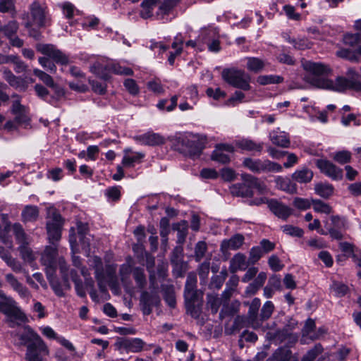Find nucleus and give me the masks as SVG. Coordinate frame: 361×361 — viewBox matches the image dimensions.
Wrapping results in <instances>:
<instances>
[{"label":"nucleus","instance_id":"nucleus-1","mask_svg":"<svg viewBox=\"0 0 361 361\" xmlns=\"http://www.w3.org/2000/svg\"><path fill=\"white\" fill-rule=\"evenodd\" d=\"M349 79L339 76L334 81L328 78H317L314 84L319 88L343 92L346 90L361 92V75L354 68H349L346 73Z\"/></svg>","mask_w":361,"mask_h":361},{"label":"nucleus","instance_id":"nucleus-2","mask_svg":"<svg viewBox=\"0 0 361 361\" xmlns=\"http://www.w3.org/2000/svg\"><path fill=\"white\" fill-rule=\"evenodd\" d=\"M173 145L176 150L190 157L200 156L203 149L199 137L192 134L183 135L176 137Z\"/></svg>","mask_w":361,"mask_h":361},{"label":"nucleus","instance_id":"nucleus-3","mask_svg":"<svg viewBox=\"0 0 361 361\" xmlns=\"http://www.w3.org/2000/svg\"><path fill=\"white\" fill-rule=\"evenodd\" d=\"M223 80L231 86L248 91L251 89L250 76L245 71L235 68H224L221 72Z\"/></svg>","mask_w":361,"mask_h":361},{"label":"nucleus","instance_id":"nucleus-4","mask_svg":"<svg viewBox=\"0 0 361 361\" xmlns=\"http://www.w3.org/2000/svg\"><path fill=\"white\" fill-rule=\"evenodd\" d=\"M29 10L31 20L25 24V27L35 25L42 28L50 25L51 18L45 4L35 1L30 5Z\"/></svg>","mask_w":361,"mask_h":361},{"label":"nucleus","instance_id":"nucleus-5","mask_svg":"<svg viewBox=\"0 0 361 361\" xmlns=\"http://www.w3.org/2000/svg\"><path fill=\"white\" fill-rule=\"evenodd\" d=\"M243 166L255 173H280L283 171V166L281 164L268 159L247 157L244 159Z\"/></svg>","mask_w":361,"mask_h":361},{"label":"nucleus","instance_id":"nucleus-6","mask_svg":"<svg viewBox=\"0 0 361 361\" xmlns=\"http://www.w3.org/2000/svg\"><path fill=\"white\" fill-rule=\"evenodd\" d=\"M47 219V231L48 238L49 241L54 244V241H58L61 238L63 221L61 216L54 209L48 210Z\"/></svg>","mask_w":361,"mask_h":361},{"label":"nucleus","instance_id":"nucleus-7","mask_svg":"<svg viewBox=\"0 0 361 361\" xmlns=\"http://www.w3.org/2000/svg\"><path fill=\"white\" fill-rule=\"evenodd\" d=\"M203 293L198 290L184 291L185 303L187 312L194 318L200 316L202 306Z\"/></svg>","mask_w":361,"mask_h":361},{"label":"nucleus","instance_id":"nucleus-8","mask_svg":"<svg viewBox=\"0 0 361 361\" xmlns=\"http://www.w3.org/2000/svg\"><path fill=\"white\" fill-rule=\"evenodd\" d=\"M327 234L332 239L340 240L343 238V232L348 228V221L345 218L340 216H331L330 221H324Z\"/></svg>","mask_w":361,"mask_h":361},{"label":"nucleus","instance_id":"nucleus-9","mask_svg":"<svg viewBox=\"0 0 361 361\" xmlns=\"http://www.w3.org/2000/svg\"><path fill=\"white\" fill-rule=\"evenodd\" d=\"M150 281L153 289L150 292L147 290L142 291L140 299V305L145 315L150 314L152 312V308L159 306L161 302L157 288L154 286V282L152 281V279H150Z\"/></svg>","mask_w":361,"mask_h":361},{"label":"nucleus","instance_id":"nucleus-10","mask_svg":"<svg viewBox=\"0 0 361 361\" xmlns=\"http://www.w3.org/2000/svg\"><path fill=\"white\" fill-rule=\"evenodd\" d=\"M36 49L41 54L47 56L61 65H67L70 62L68 56L61 50L56 49L53 44H37Z\"/></svg>","mask_w":361,"mask_h":361},{"label":"nucleus","instance_id":"nucleus-11","mask_svg":"<svg viewBox=\"0 0 361 361\" xmlns=\"http://www.w3.org/2000/svg\"><path fill=\"white\" fill-rule=\"evenodd\" d=\"M49 350L42 339L27 346L25 359L27 361H44Z\"/></svg>","mask_w":361,"mask_h":361},{"label":"nucleus","instance_id":"nucleus-12","mask_svg":"<svg viewBox=\"0 0 361 361\" xmlns=\"http://www.w3.org/2000/svg\"><path fill=\"white\" fill-rule=\"evenodd\" d=\"M317 167L321 173L325 174L332 180H338L343 178V170L327 159H317Z\"/></svg>","mask_w":361,"mask_h":361},{"label":"nucleus","instance_id":"nucleus-13","mask_svg":"<svg viewBox=\"0 0 361 361\" xmlns=\"http://www.w3.org/2000/svg\"><path fill=\"white\" fill-rule=\"evenodd\" d=\"M0 298H6L5 301H0V312L10 319L23 320L24 314L16 306L15 301L11 298H6L4 293H0Z\"/></svg>","mask_w":361,"mask_h":361},{"label":"nucleus","instance_id":"nucleus-14","mask_svg":"<svg viewBox=\"0 0 361 361\" xmlns=\"http://www.w3.org/2000/svg\"><path fill=\"white\" fill-rule=\"evenodd\" d=\"M94 68L95 69V73L99 75L100 78L104 80H108L109 75L107 73H100L99 72L102 69L118 75H132L133 74V71L131 68L123 67L120 64L116 63H109L105 66H103L100 63H97L94 66Z\"/></svg>","mask_w":361,"mask_h":361},{"label":"nucleus","instance_id":"nucleus-15","mask_svg":"<svg viewBox=\"0 0 361 361\" xmlns=\"http://www.w3.org/2000/svg\"><path fill=\"white\" fill-rule=\"evenodd\" d=\"M145 344V342L138 338H120L116 343L118 350H124L126 353L141 352Z\"/></svg>","mask_w":361,"mask_h":361},{"label":"nucleus","instance_id":"nucleus-16","mask_svg":"<svg viewBox=\"0 0 361 361\" xmlns=\"http://www.w3.org/2000/svg\"><path fill=\"white\" fill-rule=\"evenodd\" d=\"M270 211L278 218L286 220L293 213V209L283 203L275 199L267 201Z\"/></svg>","mask_w":361,"mask_h":361},{"label":"nucleus","instance_id":"nucleus-17","mask_svg":"<svg viewBox=\"0 0 361 361\" xmlns=\"http://www.w3.org/2000/svg\"><path fill=\"white\" fill-rule=\"evenodd\" d=\"M14 98L12 104V112L15 115V121L20 125L27 126L29 125L30 118L25 106L21 105L18 95H13Z\"/></svg>","mask_w":361,"mask_h":361},{"label":"nucleus","instance_id":"nucleus-18","mask_svg":"<svg viewBox=\"0 0 361 361\" xmlns=\"http://www.w3.org/2000/svg\"><path fill=\"white\" fill-rule=\"evenodd\" d=\"M133 139L142 145L148 146L161 145L164 144L166 142V139L163 135L152 131H149L142 135L135 136Z\"/></svg>","mask_w":361,"mask_h":361},{"label":"nucleus","instance_id":"nucleus-19","mask_svg":"<svg viewBox=\"0 0 361 361\" xmlns=\"http://www.w3.org/2000/svg\"><path fill=\"white\" fill-rule=\"evenodd\" d=\"M234 147L229 144H218L212 154V159L221 164L230 162V157L225 152L233 153Z\"/></svg>","mask_w":361,"mask_h":361},{"label":"nucleus","instance_id":"nucleus-20","mask_svg":"<svg viewBox=\"0 0 361 361\" xmlns=\"http://www.w3.org/2000/svg\"><path fill=\"white\" fill-rule=\"evenodd\" d=\"M6 283L17 292L21 298H28L30 296V292L12 273H7L4 275Z\"/></svg>","mask_w":361,"mask_h":361},{"label":"nucleus","instance_id":"nucleus-21","mask_svg":"<svg viewBox=\"0 0 361 361\" xmlns=\"http://www.w3.org/2000/svg\"><path fill=\"white\" fill-rule=\"evenodd\" d=\"M57 255V249L55 246H48L45 248L42 255L41 262L45 266V271L49 273H54L56 269V259Z\"/></svg>","mask_w":361,"mask_h":361},{"label":"nucleus","instance_id":"nucleus-22","mask_svg":"<svg viewBox=\"0 0 361 361\" xmlns=\"http://www.w3.org/2000/svg\"><path fill=\"white\" fill-rule=\"evenodd\" d=\"M16 336L19 342L18 345L26 346L40 341L42 338L35 332L30 326H25L21 331L17 334Z\"/></svg>","mask_w":361,"mask_h":361},{"label":"nucleus","instance_id":"nucleus-23","mask_svg":"<svg viewBox=\"0 0 361 361\" xmlns=\"http://www.w3.org/2000/svg\"><path fill=\"white\" fill-rule=\"evenodd\" d=\"M246 174H241L243 183H235L230 187V192L232 195L243 197H251L254 195L253 190L250 189V185L246 180Z\"/></svg>","mask_w":361,"mask_h":361},{"label":"nucleus","instance_id":"nucleus-24","mask_svg":"<svg viewBox=\"0 0 361 361\" xmlns=\"http://www.w3.org/2000/svg\"><path fill=\"white\" fill-rule=\"evenodd\" d=\"M304 68L312 73L313 75L317 76L312 79V83L313 85L316 86L314 84V80L317 78H324V77H321L323 75H327L331 72V69L327 66L322 63H316L312 61H307L303 65Z\"/></svg>","mask_w":361,"mask_h":361},{"label":"nucleus","instance_id":"nucleus-25","mask_svg":"<svg viewBox=\"0 0 361 361\" xmlns=\"http://www.w3.org/2000/svg\"><path fill=\"white\" fill-rule=\"evenodd\" d=\"M235 146L242 150L259 154L262 152L264 144L263 142H257L251 139L243 138L235 141Z\"/></svg>","mask_w":361,"mask_h":361},{"label":"nucleus","instance_id":"nucleus-26","mask_svg":"<svg viewBox=\"0 0 361 361\" xmlns=\"http://www.w3.org/2000/svg\"><path fill=\"white\" fill-rule=\"evenodd\" d=\"M245 238L242 234H235L229 239L224 240L220 245L221 251L226 252L230 250H236L243 244Z\"/></svg>","mask_w":361,"mask_h":361},{"label":"nucleus","instance_id":"nucleus-27","mask_svg":"<svg viewBox=\"0 0 361 361\" xmlns=\"http://www.w3.org/2000/svg\"><path fill=\"white\" fill-rule=\"evenodd\" d=\"M245 305H249V310L247 314L249 321L251 323L252 326L254 328L259 327L260 322L259 321V314H258V312L261 305L260 300L257 298H255L250 304L248 302H246Z\"/></svg>","mask_w":361,"mask_h":361},{"label":"nucleus","instance_id":"nucleus-28","mask_svg":"<svg viewBox=\"0 0 361 361\" xmlns=\"http://www.w3.org/2000/svg\"><path fill=\"white\" fill-rule=\"evenodd\" d=\"M297 325L295 321L291 322L290 324L286 325L283 329L278 330L275 334V337L281 341L286 339L289 340V343L295 344L298 341V336L296 334H292L290 330Z\"/></svg>","mask_w":361,"mask_h":361},{"label":"nucleus","instance_id":"nucleus-29","mask_svg":"<svg viewBox=\"0 0 361 361\" xmlns=\"http://www.w3.org/2000/svg\"><path fill=\"white\" fill-rule=\"evenodd\" d=\"M336 55L351 62L358 63L361 60V46L354 50L341 48L336 52Z\"/></svg>","mask_w":361,"mask_h":361},{"label":"nucleus","instance_id":"nucleus-30","mask_svg":"<svg viewBox=\"0 0 361 361\" xmlns=\"http://www.w3.org/2000/svg\"><path fill=\"white\" fill-rule=\"evenodd\" d=\"M269 139L271 142L277 146L287 148L290 145V140L288 134L278 130H273L269 134Z\"/></svg>","mask_w":361,"mask_h":361},{"label":"nucleus","instance_id":"nucleus-31","mask_svg":"<svg viewBox=\"0 0 361 361\" xmlns=\"http://www.w3.org/2000/svg\"><path fill=\"white\" fill-rule=\"evenodd\" d=\"M247 267L246 256L242 253L235 254L230 261L229 270L235 273L238 270H245Z\"/></svg>","mask_w":361,"mask_h":361},{"label":"nucleus","instance_id":"nucleus-32","mask_svg":"<svg viewBox=\"0 0 361 361\" xmlns=\"http://www.w3.org/2000/svg\"><path fill=\"white\" fill-rule=\"evenodd\" d=\"M276 188L286 192L293 194L297 192V186L292 183L289 178L277 176L275 178Z\"/></svg>","mask_w":361,"mask_h":361},{"label":"nucleus","instance_id":"nucleus-33","mask_svg":"<svg viewBox=\"0 0 361 361\" xmlns=\"http://www.w3.org/2000/svg\"><path fill=\"white\" fill-rule=\"evenodd\" d=\"M314 192L324 199H329L334 192V186L329 183H317L314 185Z\"/></svg>","mask_w":361,"mask_h":361},{"label":"nucleus","instance_id":"nucleus-34","mask_svg":"<svg viewBox=\"0 0 361 361\" xmlns=\"http://www.w3.org/2000/svg\"><path fill=\"white\" fill-rule=\"evenodd\" d=\"M10 222L8 220L6 214H2L0 217V239L2 242L11 248L13 247L12 242L9 241L7 234L10 229Z\"/></svg>","mask_w":361,"mask_h":361},{"label":"nucleus","instance_id":"nucleus-35","mask_svg":"<svg viewBox=\"0 0 361 361\" xmlns=\"http://www.w3.org/2000/svg\"><path fill=\"white\" fill-rule=\"evenodd\" d=\"M277 361H298V357L293 355L288 348H278L272 355Z\"/></svg>","mask_w":361,"mask_h":361},{"label":"nucleus","instance_id":"nucleus-36","mask_svg":"<svg viewBox=\"0 0 361 361\" xmlns=\"http://www.w3.org/2000/svg\"><path fill=\"white\" fill-rule=\"evenodd\" d=\"M33 73L35 75H36L41 81H42L48 87H52L54 89L57 88V86L54 82L53 78L49 74L37 68L34 69ZM56 92L58 95L63 94V92L61 90H56Z\"/></svg>","mask_w":361,"mask_h":361},{"label":"nucleus","instance_id":"nucleus-37","mask_svg":"<svg viewBox=\"0 0 361 361\" xmlns=\"http://www.w3.org/2000/svg\"><path fill=\"white\" fill-rule=\"evenodd\" d=\"M39 208L35 205H27L22 211V219L25 222L35 221L39 216Z\"/></svg>","mask_w":361,"mask_h":361},{"label":"nucleus","instance_id":"nucleus-38","mask_svg":"<svg viewBox=\"0 0 361 361\" xmlns=\"http://www.w3.org/2000/svg\"><path fill=\"white\" fill-rule=\"evenodd\" d=\"M188 224L186 221H181L173 225V229L177 231V243L183 244L188 235Z\"/></svg>","mask_w":361,"mask_h":361},{"label":"nucleus","instance_id":"nucleus-39","mask_svg":"<svg viewBox=\"0 0 361 361\" xmlns=\"http://www.w3.org/2000/svg\"><path fill=\"white\" fill-rule=\"evenodd\" d=\"M13 231L16 240L20 244V245L30 243V238L25 233L22 226L20 224H15L13 226Z\"/></svg>","mask_w":361,"mask_h":361},{"label":"nucleus","instance_id":"nucleus-40","mask_svg":"<svg viewBox=\"0 0 361 361\" xmlns=\"http://www.w3.org/2000/svg\"><path fill=\"white\" fill-rule=\"evenodd\" d=\"M292 178L299 183H309L313 178V172L308 169H302L294 172Z\"/></svg>","mask_w":361,"mask_h":361},{"label":"nucleus","instance_id":"nucleus-41","mask_svg":"<svg viewBox=\"0 0 361 361\" xmlns=\"http://www.w3.org/2000/svg\"><path fill=\"white\" fill-rule=\"evenodd\" d=\"M176 5L174 0H164L160 5L159 11L157 13V18L159 20H164L165 16L169 15Z\"/></svg>","mask_w":361,"mask_h":361},{"label":"nucleus","instance_id":"nucleus-42","mask_svg":"<svg viewBox=\"0 0 361 361\" xmlns=\"http://www.w3.org/2000/svg\"><path fill=\"white\" fill-rule=\"evenodd\" d=\"M245 178L252 190L256 189L259 193H264L267 190L266 185L258 178L248 173L246 174Z\"/></svg>","mask_w":361,"mask_h":361},{"label":"nucleus","instance_id":"nucleus-43","mask_svg":"<svg viewBox=\"0 0 361 361\" xmlns=\"http://www.w3.org/2000/svg\"><path fill=\"white\" fill-rule=\"evenodd\" d=\"M133 276L136 283L137 288L142 289L147 285L146 276L144 269L140 267H135L133 269Z\"/></svg>","mask_w":361,"mask_h":361},{"label":"nucleus","instance_id":"nucleus-44","mask_svg":"<svg viewBox=\"0 0 361 361\" xmlns=\"http://www.w3.org/2000/svg\"><path fill=\"white\" fill-rule=\"evenodd\" d=\"M29 244L20 245L18 251L20 252L22 259L25 262L31 263L35 260L36 257L33 250L28 246Z\"/></svg>","mask_w":361,"mask_h":361},{"label":"nucleus","instance_id":"nucleus-45","mask_svg":"<svg viewBox=\"0 0 361 361\" xmlns=\"http://www.w3.org/2000/svg\"><path fill=\"white\" fill-rule=\"evenodd\" d=\"M316 327L315 322L312 319H308L302 330V337H308L312 341L319 338V335H314V330Z\"/></svg>","mask_w":361,"mask_h":361},{"label":"nucleus","instance_id":"nucleus-46","mask_svg":"<svg viewBox=\"0 0 361 361\" xmlns=\"http://www.w3.org/2000/svg\"><path fill=\"white\" fill-rule=\"evenodd\" d=\"M145 157V154L135 152L133 156L125 154L123 157L122 164L126 167H133L135 163H140Z\"/></svg>","mask_w":361,"mask_h":361},{"label":"nucleus","instance_id":"nucleus-47","mask_svg":"<svg viewBox=\"0 0 361 361\" xmlns=\"http://www.w3.org/2000/svg\"><path fill=\"white\" fill-rule=\"evenodd\" d=\"M264 62L262 59L256 57L247 58V68L250 71L258 73L264 67Z\"/></svg>","mask_w":361,"mask_h":361},{"label":"nucleus","instance_id":"nucleus-48","mask_svg":"<svg viewBox=\"0 0 361 361\" xmlns=\"http://www.w3.org/2000/svg\"><path fill=\"white\" fill-rule=\"evenodd\" d=\"M343 42L345 45L349 47H354L361 44V32L345 33L343 37Z\"/></svg>","mask_w":361,"mask_h":361},{"label":"nucleus","instance_id":"nucleus-49","mask_svg":"<svg viewBox=\"0 0 361 361\" xmlns=\"http://www.w3.org/2000/svg\"><path fill=\"white\" fill-rule=\"evenodd\" d=\"M274 305L272 302L267 301L264 304L259 317V321L260 322V324H262V322L267 320L269 318L271 317L274 312Z\"/></svg>","mask_w":361,"mask_h":361},{"label":"nucleus","instance_id":"nucleus-50","mask_svg":"<svg viewBox=\"0 0 361 361\" xmlns=\"http://www.w3.org/2000/svg\"><path fill=\"white\" fill-rule=\"evenodd\" d=\"M312 207L316 212L329 214L332 212V207L320 200H312Z\"/></svg>","mask_w":361,"mask_h":361},{"label":"nucleus","instance_id":"nucleus-51","mask_svg":"<svg viewBox=\"0 0 361 361\" xmlns=\"http://www.w3.org/2000/svg\"><path fill=\"white\" fill-rule=\"evenodd\" d=\"M18 30V23L16 20H11L4 27H0V31H2L8 39H11V37L16 35Z\"/></svg>","mask_w":361,"mask_h":361},{"label":"nucleus","instance_id":"nucleus-52","mask_svg":"<svg viewBox=\"0 0 361 361\" xmlns=\"http://www.w3.org/2000/svg\"><path fill=\"white\" fill-rule=\"evenodd\" d=\"M283 78L279 75H260L257 78V82L262 85L268 84H279L282 82Z\"/></svg>","mask_w":361,"mask_h":361},{"label":"nucleus","instance_id":"nucleus-53","mask_svg":"<svg viewBox=\"0 0 361 361\" xmlns=\"http://www.w3.org/2000/svg\"><path fill=\"white\" fill-rule=\"evenodd\" d=\"M323 352L321 344H316L314 348L307 351L302 357L301 361H314L315 358Z\"/></svg>","mask_w":361,"mask_h":361},{"label":"nucleus","instance_id":"nucleus-54","mask_svg":"<svg viewBox=\"0 0 361 361\" xmlns=\"http://www.w3.org/2000/svg\"><path fill=\"white\" fill-rule=\"evenodd\" d=\"M54 273H49V271H47V276L49 281L51 288L53 289L56 295L61 297L63 295V290L61 287L60 283L54 277Z\"/></svg>","mask_w":361,"mask_h":361},{"label":"nucleus","instance_id":"nucleus-55","mask_svg":"<svg viewBox=\"0 0 361 361\" xmlns=\"http://www.w3.org/2000/svg\"><path fill=\"white\" fill-rule=\"evenodd\" d=\"M288 42L293 44L295 49L300 50L310 49L312 45V42L305 38L295 39L289 37Z\"/></svg>","mask_w":361,"mask_h":361},{"label":"nucleus","instance_id":"nucleus-56","mask_svg":"<svg viewBox=\"0 0 361 361\" xmlns=\"http://www.w3.org/2000/svg\"><path fill=\"white\" fill-rule=\"evenodd\" d=\"M281 229L286 234L293 237L301 238L304 234V231L302 228L291 225H285L281 227Z\"/></svg>","mask_w":361,"mask_h":361},{"label":"nucleus","instance_id":"nucleus-57","mask_svg":"<svg viewBox=\"0 0 361 361\" xmlns=\"http://www.w3.org/2000/svg\"><path fill=\"white\" fill-rule=\"evenodd\" d=\"M207 250V245L204 241H199L195 247V257L197 262H200Z\"/></svg>","mask_w":361,"mask_h":361},{"label":"nucleus","instance_id":"nucleus-58","mask_svg":"<svg viewBox=\"0 0 361 361\" xmlns=\"http://www.w3.org/2000/svg\"><path fill=\"white\" fill-rule=\"evenodd\" d=\"M333 159L336 162L344 164L350 161L351 153L346 150L339 151L334 154Z\"/></svg>","mask_w":361,"mask_h":361},{"label":"nucleus","instance_id":"nucleus-59","mask_svg":"<svg viewBox=\"0 0 361 361\" xmlns=\"http://www.w3.org/2000/svg\"><path fill=\"white\" fill-rule=\"evenodd\" d=\"M5 263L14 273L19 274L23 273L25 271L22 263L13 257L8 258V261Z\"/></svg>","mask_w":361,"mask_h":361},{"label":"nucleus","instance_id":"nucleus-60","mask_svg":"<svg viewBox=\"0 0 361 361\" xmlns=\"http://www.w3.org/2000/svg\"><path fill=\"white\" fill-rule=\"evenodd\" d=\"M164 300L170 307H175L176 301L174 295V291L172 286H168L164 289Z\"/></svg>","mask_w":361,"mask_h":361},{"label":"nucleus","instance_id":"nucleus-61","mask_svg":"<svg viewBox=\"0 0 361 361\" xmlns=\"http://www.w3.org/2000/svg\"><path fill=\"white\" fill-rule=\"evenodd\" d=\"M197 276L193 272H190L187 276L184 291L196 290L197 289Z\"/></svg>","mask_w":361,"mask_h":361},{"label":"nucleus","instance_id":"nucleus-62","mask_svg":"<svg viewBox=\"0 0 361 361\" xmlns=\"http://www.w3.org/2000/svg\"><path fill=\"white\" fill-rule=\"evenodd\" d=\"M123 85L126 90L128 91V92L132 95H137L140 92V89L135 80H134L133 79H126L123 82Z\"/></svg>","mask_w":361,"mask_h":361},{"label":"nucleus","instance_id":"nucleus-63","mask_svg":"<svg viewBox=\"0 0 361 361\" xmlns=\"http://www.w3.org/2000/svg\"><path fill=\"white\" fill-rule=\"evenodd\" d=\"M268 264L271 269L274 271H279L284 267L279 258L275 255H271L269 258Z\"/></svg>","mask_w":361,"mask_h":361},{"label":"nucleus","instance_id":"nucleus-64","mask_svg":"<svg viewBox=\"0 0 361 361\" xmlns=\"http://www.w3.org/2000/svg\"><path fill=\"white\" fill-rule=\"evenodd\" d=\"M39 64L48 71L51 73H55L56 71V65L50 61L49 58L47 57H39Z\"/></svg>","mask_w":361,"mask_h":361}]
</instances>
